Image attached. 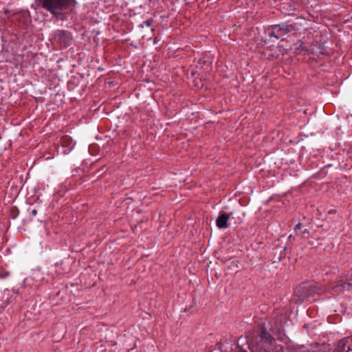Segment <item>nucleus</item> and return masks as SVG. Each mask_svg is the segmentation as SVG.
<instances>
[{
  "instance_id": "6",
  "label": "nucleus",
  "mask_w": 352,
  "mask_h": 352,
  "mask_svg": "<svg viewBox=\"0 0 352 352\" xmlns=\"http://www.w3.org/2000/svg\"><path fill=\"white\" fill-rule=\"evenodd\" d=\"M230 216V214L228 213L220 214L216 221L217 226L221 229L228 228V220Z\"/></svg>"
},
{
  "instance_id": "7",
  "label": "nucleus",
  "mask_w": 352,
  "mask_h": 352,
  "mask_svg": "<svg viewBox=\"0 0 352 352\" xmlns=\"http://www.w3.org/2000/svg\"><path fill=\"white\" fill-rule=\"evenodd\" d=\"M261 337L263 338V339H265L267 341H268L269 342H272V340H274V339L271 336V335L267 331L266 329H262L261 332Z\"/></svg>"
},
{
  "instance_id": "10",
  "label": "nucleus",
  "mask_w": 352,
  "mask_h": 352,
  "mask_svg": "<svg viewBox=\"0 0 352 352\" xmlns=\"http://www.w3.org/2000/svg\"><path fill=\"white\" fill-rule=\"evenodd\" d=\"M8 275H9V272H7L4 273L3 274H1L0 277L1 278H5V277L8 276Z\"/></svg>"
},
{
  "instance_id": "12",
  "label": "nucleus",
  "mask_w": 352,
  "mask_h": 352,
  "mask_svg": "<svg viewBox=\"0 0 352 352\" xmlns=\"http://www.w3.org/2000/svg\"><path fill=\"white\" fill-rule=\"evenodd\" d=\"M306 233H308V230L307 229H305L304 231H303V234H306Z\"/></svg>"
},
{
  "instance_id": "4",
  "label": "nucleus",
  "mask_w": 352,
  "mask_h": 352,
  "mask_svg": "<svg viewBox=\"0 0 352 352\" xmlns=\"http://www.w3.org/2000/svg\"><path fill=\"white\" fill-rule=\"evenodd\" d=\"M53 39L60 45L67 47L70 45L72 37L69 32L63 30H58L54 32Z\"/></svg>"
},
{
  "instance_id": "8",
  "label": "nucleus",
  "mask_w": 352,
  "mask_h": 352,
  "mask_svg": "<svg viewBox=\"0 0 352 352\" xmlns=\"http://www.w3.org/2000/svg\"><path fill=\"white\" fill-rule=\"evenodd\" d=\"M153 22V19H148L145 21H144L142 24H141V27L142 28H144V26H146V27H149L151 25L152 23Z\"/></svg>"
},
{
  "instance_id": "11",
  "label": "nucleus",
  "mask_w": 352,
  "mask_h": 352,
  "mask_svg": "<svg viewBox=\"0 0 352 352\" xmlns=\"http://www.w3.org/2000/svg\"><path fill=\"white\" fill-rule=\"evenodd\" d=\"M32 215L35 216L37 214V211L36 210H32Z\"/></svg>"
},
{
  "instance_id": "14",
  "label": "nucleus",
  "mask_w": 352,
  "mask_h": 352,
  "mask_svg": "<svg viewBox=\"0 0 352 352\" xmlns=\"http://www.w3.org/2000/svg\"><path fill=\"white\" fill-rule=\"evenodd\" d=\"M333 212H334V210H330V211L329 212V213H333Z\"/></svg>"
},
{
  "instance_id": "9",
  "label": "nucleus",
  "mask_w": 352,
  "mask_h": 352,
  "mask_svg": "<svg viewBox=\"0 0 352 352\" xmlns=\"http://www.w3.org/2000/svg\"><path fill=\"white\" fill-rule=\"evenodd\" d=\"M300 228H301V224L300 223H298V224L296 225V226L294 228V230L296 232L298 230H300Z\"/></svg>"
},
{
  "instance_id": "2",
  "label": "nucleus",
  "mask_w": 352,
  "mask_h": 352,
  "mask_svg": "<svg viewBox=\"0 0 352 352\" xmlns=\"http://www.w3.org/2000/svg\"><path fill=\"white\" fill-rule=\"evenodd\" d=\"M327 289L333 294H342L344 292L352 289V278L340 275L329 285Z\"/></svg>"
},
{
  "instance_id": "3",
  "label": "nucleus",
  "mask_w": 352,
  "mask_h": 352,
  "mask_svg": "<svg viewBox=\"0 0 352 352\" xmlns=\"http://www.w3.org/2000/svg\"><path fill=\"white\" fill-rule=\"evenodd\" d=\"M322 292V289L316 283H303L296 290V294L299 296L301 300H304L314 294H320Z\"/></svg>"
},
{
  "instance_id": "1",
  "label": "nucleus",
  "mask_w": 352,
  "mask_h": 352,
  "mask_svg": "<svg viewBox=\"0 0 352 352\" xmlns=\"http://www.w3.org/2000/svg\"><path fill=\"white\" fill-rule=\"evenodd\" d=\"M43 8L58 17L63 11L76 4V0H36Z\"/></svg>"
},
{
  "instance_id": "5",
  "label": "nucleus",
  "mask_w": 352,
  "mask_h": 352,
  "mask_svg": "<svg viewBox=\"0 0 352 352\" xmlns=\"http://www.w3.org/2000/svg\"><path fill=\"white\" fill-rule=\"evenodd\" d=\"M289 31L290 28L287 25H275L272 26V31L270 33H269V36H273L276 39H278L284 36L285 34L289 32Z\"/></svg>"
},
{
  "instance_id": "13",
  "label": "nucleus",
  "mask_w": 352,
  "mask_h": 352,
  "mask_svg": "<svg viewBox=\"0 0 352 352\" xmlns=\"http://www.w3.org/2000/svg\"><path fill=\"white\" fill-rule=\"evenodd\" d=\"M65 140H69V138H64L63 141H65Z\"/></svg>"
}]
</instances>
